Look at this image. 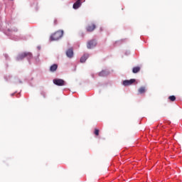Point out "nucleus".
Masks as SVG:
<instances>
[{
	"label": "nucleus",
	"mask_w": 182,
	"mask_h": 182,
	"mask_svg": "<svg viewBox=\"0 0 182 182\" xmlns=\"http://www.w3.org/2000/svg\"><path fill=\"white\" fill-rule=\"evenodd\" d=\"M63 31H57L53 33V35L50 36V40L51 41H58L60 38H62L63 36Z\"/></svg>",
	"instance_id": "nucleus-1"
},
{
	"label": "nucleus",
	"mask_w": 182,
	"mask_h": 182,
	"mask_svg": "<svg viewBox=\"0 0 182 182\" xmlns=\"http://www.w3.org/2000/svg\"><path fill=\"white\" fill-rule=\"evenodd\" d=\"M26 58H32V53H22L17 56V60H22Z\"/></svg>",
	"instance_id": "nucleus-2"
},
{
	"label": "nucleus",
	"mask_w": 182,
	"mask_h": 182,
	"mask_svg": "<svg viewBox=\"0 0 182 182\" xmlns=\"http://www.w3.org/2000/svg\"><path fill=\"white\" fill-rule=\"evenodd\" d=\"M53 82L55 85L59 87H62L65 85V81L63 80L62 79H54Z\"/></svg>",
	"instance_id": "nucleus-3"
},
{
	"label": "nucleus",
	"mask_w": 182,
	"mask_h": 182,
	"mask_svg": "<svg viewBox=\"0 0 182 182\" xmlns=\"http://www.w3.org/2000/svg\"><path fill=\"white\" fill-rule=\"evenodd\" d=\"M84 1V0H77L76 2L74 3V5H73V9H78V8L82 6V3Z\"/></svg>",
	"instance_id": "nucleus-4"
},
{
	"label": "nucleus",
	"mask_w": 182,
	"mask_h": 182,
	"mask_svg": "<svg viewBox=\"0 0 182 182\" xmlns=\"http://www.w3.org/2000/svg\"><path fill=\"white\" fill-rule=\"evenodd\" d=\"M97 43L95 40H92L90 41H88V43H87V48L88 49H91L92 48H95Z\"/></svg>",
	"instance_id": "nucleus-5"
},
{
	"label": "nucleus",
	"mask_w": 182,
	"mask_h": 182,
	"mask_svg": "<svg viewBox=\"0 0 182 182\" xmlns=\"http://www.w3.org/2000/svg\"><path fill=\"white\" fill-rule=\"evenodd\" d=\"M136 82L135 79H130V80H124L122 85L125 87L133 85Z\"/></svg>",
	"instance_id": "nucleus-6"
},
{
	"label": "nucleus",
	"mask_w": 182,
	"mask_h": 182,
	"mask_svg": "<svg viewBox=\"0 0 182 182\" xmlns=\"http://www.w3.org/2000/svg\"><path fill=\"white\" fill-rule=\"evenodd\" d=\"M96 26L95 23H92L91 25H89L87 26L86 30L87 32H92L95 30Z\"/></svg>",
	"instance_id": "nucleus-7"
},
{
	"label": "nucleus",
	"mask_w": 182,
	"mask_h": 182,
	"mask_svg": "<svg viewBox=\"0 0 182 182\" xmlns=\"http://www.w3.org/2000/svg\"><path fill=\"white\" fill-rule=\"evenodd\" d=\"M109 75V71H107L106 70H102L100 71V73L98 74L100 77H104Z\"/></svg>",
	"instance_id": "nucleus-8"
},
{
	"label": "nucleus",
	"mask_w": 182,
	"mask_h": 182,
	"mask_svg": "<svg viewBox=\"0 0 182 182\" xmlns=\"http://www.w3.org/2000/svg\"><path fill=\"white\" fill-rule=\"evenodd\" d=\"M66 55H67V58H73V56L74 55V53H73L72 48H69L68 50H67Z\"/></svg>",
	"instance_id": "nucleus-9"
},
{
	"label": "nucleus",
	"mask_w": 182,
	"mask_h": 182,
	"mask_svg": "<svg viewBox=\"0 0 182 182\" xmlns=\"http://www.w3.org/2000/svg\"><path fill=\"white\" fill-rule=\"evenodd\" d=\"M88 57V54H85L84 55H82V57L80 58V63H84L86 61V60H87Z\"/></svg>",
	"instance_id": "nucleus-10"
},
{
	"label": "nucleus",
	"mask_w": 182,
	"mask_h": 182,
	"mask_svg": "<svg viewBox=\"0 0 182 182\" xmlns=\"http://www.w3.org/2000/svg\"><path fill=\"white\" fill-rule=\"evenodd\" d=\"M57 70H58V65L54 64L50 66V72L54 73Z\"/></svg>",
	"instance_id": "nucleus-11"
},
{
	"label": "nucleus",
	"mask_w": 182,
	"mask_h": 182,
	"mask_svg": "<svg viewBox=\"0 0 182 182\" xmlns=\"http://www.w3.org/2000/svg\"><path fill=\"white\" fill-rule=\"evenodd\" d=\"M140 72V67L136 66L135 68H132V73L136 74L137 73Z\"/></svg>",
	"instance_id": "nucleus-12"
},
{
	"label": "nucleus",
	"mask_w": 182,
	"mask_h": 182,
	"mask_svg": "<svg viewBox=\"0 0 182 182\" xmlns=\"http://www.w3.org/2000/svg\"><path fill=\"white\" fill-rule=\"evenodd\" d=\"M146 92V88L145 87H140L139 89H138V92H139V94H144Z\"/></svg>",
	"instance_id": "nucleus-13"
},
{
	"label": "nucleus",
	"mask_w": 182,
	"mask_h": 182,
	"mask_svg": "<svg viewBox=\"0 0 182 182\" xmlns=\"http://www.w3.org/2000/svg\"><path fill=\"white\" fill-rule=\"evenodd\" d=\"M168 99L170 100V102H175L176 100V97L174 95L169 96Z\"/></svg>",
	"instance_id": "nucleus-14"
},
{
	"label": "nucleus",
	"mask_w": 182,
	"mask_h": 182,
	"mask_svg": "<svg viewBox=\"0 0 182 182\" xmlns=\"http://www.w3.org/2000/svg\"><path fill=\"white\" fill-rule=\"evenodd\" d=\"M94 134L96 136H98L100 135V129H95Z\"/></svg>",
	"instance_id": "nucleus-15"
},
{
	"label": "nucleus",
	"mask_w": 182,
	"mask_h": 182,
	"mask_svg": "<svg viewBox=\"0 0 182 182\" xmlns=\"http://www.w3.org/2000/svg\"><path fill=\"white\" fill-rule=\"evenodd\" d=\"M53 25H54V26H56V25H58V19H56V18H54Z\"/></svg>",
	"instance_id": "nucleus-16"
},
{
	"label": "nucleus",
	"mask_w": 182,
	"mask_h": 182,
	"mask_svg": "<svg viewBox=\"0 0 182 182\" xmlns=\"http://www.w3.org/2000/svg\"><path fill=\"white\" fill-rule=\"evenodd\" d=\"M9 1H14V0H9Z\"/></svg>",
	"instance_id": "nucleus-17"
}]
</instances>
